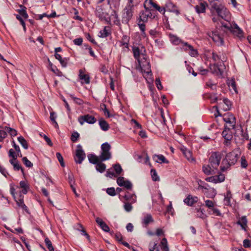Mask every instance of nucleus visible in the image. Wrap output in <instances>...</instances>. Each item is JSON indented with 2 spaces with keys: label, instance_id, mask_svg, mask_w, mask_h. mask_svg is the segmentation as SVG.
Wrapping results in <instances>:
<instances>
[{
  "label": "nucleus",
  "instance_id": "1",
  "mask_svg": "<svg viewBox=\"0 0 251 251\" xmlns=\"http://www.w3.org/2000/svg\"><path fill=\"white\" fill-rule=\"evenodd\" d=\"M240 154V151L237 150H234L226 154L225 158L222 162L220 167L221 170L222 172H224L229 168L230 166L235 164L239 158Z\"/></svg>",
  "mask_w": 251,
  "mask_h": 251
},
{
  "label": "nucleus",
  "instance_id": "2",
  "mask_svg": "<svg viewBox=\"0 0 251 251\" xmlns=\"http://www.w3.org/2000/svg\"><path fill=\"white\" fill-rule=\"evenodd\" d=\"M138 61L140 66L139 70L143 74L144 77L146 78L150 75H151V65L149 59L147 58V55L145 57H143Z\"/></svg>",
  "mask_w": 251,
  "mask_h": 251
},
{
  "label": "nucleus",
  "instance_id": "3",
  "mask_svg": "<svg viewBox=\"0 0 251 251\" xmlns=\"http://www.w3.org/2000/svg\"><path fill=\"white\" fill-rule=\"evenodd\" d=\"M110 145L105 142L101 145V152L100 155V161H104L110 159L111 158Z\"/></svg>",
  "mask_w": 251,
  "mask_h": 251
},
{
  "label": "nucleus",
  "instance_id": "4",
  "mask_svg": "<svg viewBox=\"0 0 251 251\" xmlns=\"http://www.w3.org/2000/svg\"><path fill=\"white\" fill-rule=\"evenodd\" d=\"M155 13L150 8H145L139 14V22L146 23L155 17Z\"/></svg>",
  "mask_w": 251,
  "mask_h": 251
},
{
  "label": "nucleus",
  "instance_id": "5",
  "mask_svg": "<svg viewBox=\"0 0 251 251\" xmlns=\"http://www.w3.org/2000/svg\"><path fill=\"white\" fill-rule=\"evenodd\" d=\"M208 37L212 40L215 44L218 46H222L224 45V39L221 35H220L217 30L208 31L206 32Z\"/></svg>",
  "mask_w": 251,
  "mask_h": 251
},
{
  "label": "nucleus",
  "instance_id": "6",
  "mask_svg": "<svg viewBox=\"0 0 251 251\" xmlns=\"http://www.w3.org/2000/svg\"><path fill=\"white\" fill-rule=\"evenodd\" d=\"M208 37L212 40L215 44L218 46H222L224 45V39L221 35H220L217 30L208 31L206 32Z\"/></svg>",
  "mask_w": 251,
  "mask_h": 251
},
{
  "label": "nucleus",
  "instance_id": "7",
  "mask_svg": "<svg viewBox=\"0 0 251 251\" xmlns=\"http://www.w3.org/2000/svg\"><path fill=\"white\" fill-rule=\"evenodd\" d=\"M223 120L226 124L225 127L234 129L236 125V118L234 115L231 113H227L224 115Z\"/></svg>",
  "mask_w": 251,
  "mask_h": 251
},
{
  "label": "nucleus",
  "instance_id": "8",
  "mask_svg": "<svg viewBox=\"0 0 251 251\" xmlns=\"http://www.w3.org/2000/svg\"><path fill=\"white\" fill-rule=\"evenodd\" d=\"M133 16L132 8L130 6H126L123 10L122 16V22L123 24H128Z\"/></svg>",
  "mask_w": 251,
  "mask_h": 251
},
{
  "label": "nucleus",
  "instance_id": "9",
  "mask_svg": "<svg viewBox=\"0 0 251 251\" xmlns=\"http://www.w3.org/2000/svg\"><path fill=\"white\" fill-rule=\"evenodd\" d=\"M221 159L220 153L218 152H213L209 158V163L213 167L217 170L219 167Z\"/></svg>",
  "mask_w": 251,
  "mask_h": 251
},
{
  "label": "nucleus",
  "instance_id": "10",
  "mask_svg": "<svg viewBox=\"0 0 251 251\" xmlns=\"http://www.w3.org/2000/svg\"><path fill=\"white\" fill-rule=\"evenodd\" d=\"M96 15L101 21H104L107 24H111V18H110L108 14L104 11L103 10L99 7L96 9Z\"/></svg>",
  "mask_w": 251,
  "mask_h": 251
},
{
  "label": "nucleus",
  "instance_id": "11",
  "mask_svg": "<svg viewBox=\"0 0 251 251\" xmlns=\"http://www.w3.org/2000/svg\"><path fill=\"white\" fill-rule=\"evenodd\" d=\"M86 155L82 150L80 145L77 146V149L75 151V155L74 156V159L76 163L81 164L83 160L85 158Z\"/></svg>",
  "mask_w": 251,
  "mask_h": 251
},
{
  "label": "nucleus",
  "instance_id": "12",
  "mask_svg": "<svg viewBox=\"0 0 251 251\" xmlns=\"http://www.w3.org/2000/svg\"><path fill=\"white\" fill-rule=\"evenodd\" d=\"M220 64L214 63L213 65H210L209 66V69L210 72L216 75H222L224 69H225V66L224 64L222 63L223 65Z\"/></svg>",
  "mask_w": 251,
  "mask_h": 251
},
{
  "label": "nucleus",
  "instance_id": "13",
  "mask_svg": "<svg viewBox=\"0 0 251 251\" xmlns=\"http://www.w3.org/2000/svg\"><path fill=\"white\" fill-rule=\"evenodd\" d=\"M78 121L81 125H83L85 122L89 124H94L97 122V119L92 115L86 114L79 116Z\"/></svg>",
  "mask_w": 251,
  "mask_h": 251
},
{
  "label": "nucleus",
  "instance_id": "14",
  "mask_svg": "<svg viewBox=\"0 0 251 251\" xmlns=\"http://www.w3.org/2000/svg\"><path fill=\"white\" fill-rule=\"evenodd\" d=\"M231 129H232L228 128L227 129V128L225 127L224 130L222 132V136L225 139L224 144L227 147L230 145L231 140L233 138L232 132L231 131Z\"/></svg>",
  "mask_w": 251,
  "mask_h": 251
},
{
  "label": "nucleus",
  "instance_id": "15",
  "mask_svg": "<svg viewBox=\"0 0 251 251\" xmlns=\"http://www.w3.org/2000/svg\"><path fill=\"white\" fill-rule=\"evenodd\" d=\"M222 25L228 29L231 32H232L234 34L236 35L239 37H241L243 36V32L242 30L239 28V27L236 24H234L233 25H230V26L227 25H224V24L222 23Z\"/></svg>",
  "mask_w": 251,
  "mask_h": 251
},
{
  "label": "nucleus",
  "instance_id": "16",
  "mask_svg": "<svg viewBox=\"0 0 251 251\" xmlns=\"http://www.w3.org/2000/svg\"><path fill=\"white\" fill-rule=\"evenodd\" d=\"M132 50L134 56L138 61L143 57H146V55L145 53L146 50L143 47H142L141 49L139 47H133Z\"/></svg>",
  "mask_w": 251,
  "mask_h": 251
},
{
  "label": "nucleus",
  "instance_id": "17",
  "mask_svg": "<svg viewBox=\"0 0 251 251\" xmlns=\"http://www.w3.org/2000/svg\"><path fill=\"white\" fill-rule=\"evenodd\" d=\"M225 177L224 175L220 174L218 175H216L205 178V180L207 182H210L214 183H218L222 182L225 180Z\"/></svg>",
  "mask_w": 251,
  "mask_h": 251
},
{
  "label": "nucleus",
  "instance_id": "18",
  "mask_svg": "<svg viewBox=\"0 0 251 251\" xmlns=\"http://www.w3.org/2000/svg\"><path fill=\"white\" fill-rule=\"evenodd\" d=\"M219 17H220L222 19L226 21H228V19L229 17V11L224 6H222L216 11Z\"/></svg>",
  "mask_w": 251,
  "mask_h": 251
},
{
  "label": "nucleus",
  "instance_id": "19",
  "mask_svg": "<svg viewBox=\"0 0 251 251\" xmlns=\"http://www.w3.org/2000/svg\"><path fill=\"white\" fill-rule=\"evenodd\" d=\"M217 170L215 168H213L209 163L207 165H204L202 167V171L206 175H211L215 174Z\"/></svg>",
  "mask_w": 251,
  "mask_h": 251
},
{
  "label": "nucleus",
  "instance_id": "20",
  "mask_svg": "<svg viewBox=\"0 0 251 251\" xmlns=\"http://www.w3.org/2000/svg\"><path fill=\"white\" fill-rule=\"evenodd\" d=\"M182 48L185 50L189 51V54L191 56L195 57L198 54L197 50L187 43H184V45H182Z\"/></svg>",
  "mask_w": 251,
  "mask_h": 251
},
{
  "label": "nucleus",
  "instance_id": "21",
  "mask_svg": "<svg viewBox=\"0 0 251 251\" xmlns=\"http://www.w3.org/2000/svg\"><path fill=\"white\" fill-rule=\"evenodd\" d=\"M166 10L175 13L176 15L179 14V11L176 6L172 2L168 1L165 4Z\"/></svg>",
  "mask_w": 251,
  "mask_h": 251
},
{
  "label": "nucleus",
  "instance_id": "22",
  "mask_svg": "<svg viewBox=\"0 0 251 251\" xmlns=\"http://www.w3.org/2000/svg\"><path fill=\"white\" fill-rule=\"evenodd\" d=\"M198 201L197 197H193L191 195H189L185 198L183 201L188 206H192L194 203H196Z\"/></svg>",
  "mask_w": 251,
  "mask_h": 251
},
{
  "label": "nucleus",
  "instance_id": "23",
  "mask_svg": "<svg viewBox=\"0 0 251 251\" xmlns=\"http://www.w3.org/2000/svg\"><path fill=\"white\" fill-rule=\"evenodd\" d=\"M207 6V3L205 1H203L200 2L199 4L197 5L195 7V8L198 13H203L205 12V9Z\"/></svg>",
  "mask_w": 251,
  "mask_h": 251
},
{
  "label": "nucleus",
  "instance_id": "24",
  "mask_svg": "<svg viewBox=\"0 0 251 251\" xmlns=\"http://www.w3.org/2000/svg\"><path fill=\"white\" fill-rule=\"evenodd\" d=\"M153 160L156 163H168L169 161L166 159L164 155L162 154H154L152 156Z\"/></svg>",
  "mask_w": 251,
  "mask_h": 251
},
{
  "label": "nucleus",
  "instance_id": "25",
  "mask_svg": "<svg viewBox=\"0 0 251 251\" xmlns=\"http://www.w3.org/2000/svg\"><path fill=\"white\" fill-rule=\"evenodd\" d=\"M180 150L188 161H194V158L192 156V153L190 150H187L184 147H182Z\"/></svg>",
  "mask_w": 251,
  "mask_h": 251
},
{
  "label": "nucleus",
  "instance_id": "26",
  "mask_svg": "<svg viewBox=\"0 0 251 251\" xmlns=\"http://www.w3.org/2000/svg\"><path fill=\"white\" fill-rule=\"evenodd\" d=\"M96 221L100 227L105 232H109V228L108 226L100 218H97Z\"/></svg>",
  "mask_w": 251,
  "mask_h": 251
},
{
  "label": "nucleus",
  "instance_id": "27",
  "mask_svg": "<svg viewBox=\"0 0 251 251\" xmlns=\"http://www.w3.org/2000/svg\"><path fill=\"white\" fill-rule=\"evenodd\" d=\"M154 220L151 214H147L142 219V224L145 226H147L148 225L151 223H153Z\"/></svg>",
  "mask_w": 251,
  "mask_h": 251
},
{
  "label": "nucleus",
  "instance_id": "28",
  "mask_svg": "<svg viewBox=\"0 0 251 251\" xmlns=\"http://www.w3.org/2000/svg\"><path fill=\"white\" fill-rule=\"evenodd\" d=\"M99 125L101 130L107 131L109 129V126L106 121L103 119L100 118L99 121Z\"/></svg>",
  "mask_w": 251,
  "mask_h": 251
},
{
  "label": "nucleus",
  "instance_id": "29",
  "mask_svg": "<svg viewBox=\"0 0 251 251\" xmlns=\"http://www.w3.org/2000/svg\"><path fill=\"white\" fill-rule=\"evenodd\" d=\"M169 38L171 42L174 45H177L180 43L184 45L183 42H182L181 40L176 35L173 34H169Z\"/></svg>",
  "mask_w": 251,
  "mask_h": 251
},
{
  "label": "nucleus",
  "instance_id": "30",
  "mask_svg": "<svg viewBox=\"0 0 251 251\" xmlns=\"http://www.w3.org/2000/svg\"><path fill=\"white\" fill-rule=\"evenodd\" d=\"M109 17H110V18H111V20H113V22H114V24H115L118 26L121 25L120 21L119 19L117 13L116 12V11L115 10H113L112 11V13L111 14L110 16H109Z\"/></svg>",
  "mask_w": 251,
  "mask_h": 251
},
{
  "label": "nucleus",
  "instance_id": "31",
  "mask_svg": "<svg viewBox=\"0 0 251 251\" xmlns=\"http://www.w3.org/2000/svg\"><path fill=\"white\" fill-rule=\"evenodd\" d=\"M20 186L22 189V192L24 194H27L29 187L28 183L26 181H21L20 182Z\"/></svg>",
  "mask_w": 251,
  "mask_h": 251
},
{
  "label": "nucleus",
  "instance_id": "32",
  "mask_svg": "<svg viewBox=\"0 0 251 251\" xmlns=\"http://www.w3.org/2000/svg\"><path fill=\"white\" fill-rule=\"evenodd\" d=\"M89 161L90 163L97 165L100 161V156H96L95 154H90L88 155Z\"/></svg>",
  "mask_w": 251,
  "mask_h": 251
},
{
  "label": "nucleus",
  "instance_id": "33",
  "mask_svg": "<svg viewBox=\"0 0 251 251\" xmlns=\"http://www.w3.org/2000/svg\"><path fill=\"white\" fill-rule=\"evenodd\" d=\"M124 197L126 201H130L131 203H135L136 201V196L135 194L127 193Z\"/></svg>",
  "mask_w": 251,
  "mask_h": 251
},
{
  "label": "nucleus",
  "instance_id": "34",
  "mask_svg": "<svg viewBox=\"0 0 251 251\" xmlns=\"http://www.w3.org/2000/svg\"><path fill=\"white\" fill-rule=\"evenodd\" d=\"M9 162L10 164L13 165L14 170L19 171L21 170L22 173L24 174V170L21 167L18 162L16 161V160H13V159H10Z\"/></svg>",
  "mask_w": 251,
  "mask_h": 251
},
{
  "label": "nucleus",
  "instance_id": "35",
  "mask_svg": "<svg viewBox=\"0 0 251 251\" xmlns=\"http://www.w3.org/2000/svg\"><path fill=\"white\" fill-rule=\"evenodd\" d=\"M107 28H109V27L105 26L103 29L100 30L98 34L99 37L100 38H105L107 37L110 34Z\"/></svg>",
  "mask_w": 251,
  "mask_h": 251
},
{
  "label": "nucleus",
  "instance_id": "36",
  "mask_svg": "<svg viewBox=\"0 0 251 251\" xmlns=\"http://www.w3.org/2000/svg\"><path fill=\"white\" fill-rule=\"evenodd\" d=\"M15 201L18 206L22 207L25 210L27 209L26 206L24 203V197L22 195H20V199L18 200H15Z\"/></svg>",
  "mask_w": 251,
  "mask_h": 251
},
{
  "label": "nucleus",
  "instance_id": "37",
  "mask_svg": "<svg viewBox=\"0 0 251 251\" xmlns=\"http://www.w3.org/2000/svg\"><path fill=\"white\" fill-rule=\"evenodd\" d=\"M20 6L21 7V9L18 10V12L23 18H24L25 19H27L28 16L27 13H26V8L22 5H21Z\"/></svg>",
  "mask_w": 251,
  "mask_h": 251
},
{
  "label": "nucleus",
  "instance_id": "38",
  "mask_svg": "<svg viewBox=\"0 0 251 251\" xmlns=\"http://www.w3.org/2000/svg\"><path fill=\"white\" fill-rule=\"evenodd\" d=\"M149 34L153 39L161 38V33L159 31H157L155 29H151L149 31Z\"/></svg>",
  "mask_w": 251,
  "mask_h": 251
},
{
  "label": "nucleus",
  "instance_id": "39",
  "mask_svg": "<svg viewBox=\"0 0 251 251\" xmlns=\"http://www.w3.org/2000/svg\"><path fill=\"white\" fill-rule=\"evenodd\" d=\"M237 224L241 226L242 228L244 229H246L247 225V220L245 216L242 217L238 222Z\"/></svg>",
  "mask_w": 251,
  "mask_h": 251
},
{
  "label": "nucleus",
  "instance_id": "40",
  "mask_svg": "<svg viewBox=\"0 0 251 251\" xmlns=\"http://www.w3.org/2000/svg\"><path fill=\"white\" fill-rule=\"evenodd\" d=\"M160 245L161 246V249L163 251H169V249L166 238H163L162 239L160 242Z\"/></svg>",
  "mask_w": 251,
  "mask_h": 251
},
{
  "label": "nucleus",
  "instance_id": "41",
  "mask_svg": "<svg viewBox=\"0 0 251 251\" xmlns=\"http://www.w3.org/2000/svg\"><path fill=\"white\" fill-rule=\"evenodd\" d=\"M129 41V37L127 35H123L122 41H121V46H124L127 48L128 47V43Z\"/></svg>",
  "mask_w": 251,
  "mask_h": 251
},
{
  "label": "nucleus",
  "instance_id": "42",
  "mask_svg": "<svg viewBox=\"0 0 251 251\" xmlns=\"http://www.w3.org/2000/svg\"><path fill=\"white\" fill-rule=\"evenodd\" d=\"M196 210V216L198 218L201 219H205L206 217V215L205 214L204 210L203 209L197 208Z\"/></svg>",
  "mask_w": 251,
  "mask_h": 251
},
{
  "label": "nucleus",
  "instance_id": "43",
  "mask_svg": "<svg viewBox=\"0 0 251 251\" xmlns=\"http://www.w3.org/2000/svg\"><path fill=\"white\" fill-rule=\"evenodd\" d=\"M102 161H100L99 163H98L96 166V170L102 173L103 172L105 169H106V165L104 163L101 162Z\"/></svg>",
  "mask_w": 251,
  "mask_h": 251
},
{
  "label": "nucleus",
  "instance_id": "44",
  "mask_svg": "<svg viewBox=\"0 0 251 251\" xmlns=\"http://www.w3.org/2000/svg\"><path fill=\"white\" fill-rule=\"evenodd\" d=\"M149 5H151V6L156 9L158 5L154 3L152 0H146L144 3V8H150V7H148Z\"/></svg>",
  "mask_w": 251,
  "mask_h": 251
},
{
  "label": "nucleus",
  "instance_id": "45",
  "mask_svg": "<svg viewBox=\"0 0 251 251\" xmlns=\"http://www.w3.org/2000/svg\"><path fill=\"white\" fill-rule=\"evenodd\" d=\"M18 140L24 149H28V144H27L26 141L25 140V139L23 136H20V137H18Z\"/></svg>",
  "mask_w": 251,
  "mask_h": 251
},
{
  "label": "nucleus",
  "instance_id": "46",
  "mask_svg": "<svg viewBox=\"0 0 251 251\" xmlns=\"http://www.w3.org/2000/svg\"><path fill=\"white\" fill-rule=\"evenodd\" d=\"M78 226L79 227L77 228V229L79 231H80L81 233V234L82 235H84L86 237V238L88 239H90V236L89 234L86 232L85 229L84 228L83 226L81 224H78Z\"/></svg>",
  "mask_w": 251,
  "mask_h": 251
},
{
  "label": "nucleus",
  "instance_id": "47",
  "mask_svg": "<svg viewBox=\"0 0 251 251\" xmlns=\"http://www.w3.org/2000/svg\"><path fill=\"white\" fill-rule=\"evenodd\" d=\"M45 243L49 251H54V249L52 245L51 242L48 238H45Z\"/></svg>",
  "mask_w": 251,
  "mask_h": 251
},
{
  "label": "nucleus",
  "instance_id": "48",
  "mask_svg": "<svg viewBox=\"0 0 251 251\" xmlns=\"http://www.w3.org/2000/svg\"><path fill=\"white\" fill-rule=\"evenodd\" d=\"M4 129L11 136H15L17 135V131L12 128L5 126Z\"/></svg>",
  "mask_w": 251,
  "mask_h": 251
},
{
  "label": "nucleus",
  "instance_id": "49",
  "mask_svg": "<svg viewBox=\"0 0 251 251\" xmlns=\"http://www.w3.org/2000/svg\"><path fill=\"white\" fill-rule=\"evenodd\" d=\"M8 156L9 157L11 158V159H13V160H16L18 156L17 153L12 149L9 150Z\"/></svg>",
  "mask_w": 251,
  "mask_h": 251
},
{
  "label": "nucleus",
  "instance_id": "50",
  "mask_svg": "<svg viewBox=\"0 0 251 251\" xmlns=\"http://www.w3.org/2000/svg\"><path fill=\"white\" fill-rule=\"evenodd\" d=\"M113 167L114 169V171L116 172V174L117 175H120L123 171L121 166L119 164L117 163L114 165Z\"/></svg>",
  "mask_w": 251,
  "mask_h": 251
},
{
  "label": "nucleus",
  "instance_id": "51",
  "mask_svg": "<svg viewBox=\"0 0 251 251\" xmlns=\"http://www.w3.org/2000/svg\"><path fill=\"white\" fill-rule=\"evenodd\" d=\"M231 198V194L229 191H228L226 193V196L225 197L224 201L226 204L229 205L230 203V199Z\"/></svg>",
  "mask_w": 251,
  "mask_h": 251
},
{
  "label": "nucleus",
  "instance_id": "52",
  "mask_svg": "<svg viewBox=\"0 0 251 251\" xmlns=\"http://www.w3.org/2000/svg\"><path fill=\"white\" fill-rule=\"evenodd\" d=\"M12 143L13 145V147L14 148L16 152L17 153V155L19 157H21L22 156V153L21 152L20 147L18 145H17L14 140L12 141Z\"/></svg>",
  "mask_w": 251,
  "mask_h": 251
},
{
  "label": "nucleus",
  "instance_id": "53",
  "mask_svg": "<svg viewBox=\"0 0 251 251\" xmlns=\"http://www.w3.org/2000/svg\"><path fill=\"white\" fill-rule=\"evenodd\" d=\"M224 104L226 105V107L223 106V109L226 111L229 110L231 107V102L230 101L227 99H225L223 100Z\"/></svg>",
  "mask_w": 251,
  "mask_h": 251
},
{
  "label": "nucleus",
  "instance_id": "54",
  "mask_svg": "<svg viewBox=\"0 0 251 251\" xmlns=\"http://www.w3.org/2000/svg\"><path fill=\"white\" fill-rule=\"evenodd\" d=\"M151 173L152 179L153 181H158L159 180V178L158 176L157 175V173L154 169H151Z\"/></svg>",
  "mask_w": 251,
  "mask_h": 251
},
{
  "label": "nucleus",
  "instance_id": "55",
  "mask_svg": "<svg viewBox=\"0 0 251 251\" xmlns=\"http://www.w3.org/2000/svg\"><path fill=\"white\" fill-rule=\"evenodd\" d=\"M223 5L219 4L216 1H213L211 2V8L214 9L216 12Z\"/></svg>",
  "mask_w": 251,
  "mask_h": 251
},
{
  "label": "nucleus",
  "instance_id": "56",
  "mask_svg": "<svg viewBox=\"0 0 251 251\" xmlns=\"http://www.w3.org/2000/svg\"><path fill=\"white\" fill-rule=\"evenodd\" d=\"M101 109L103 111L104 115L108 118H109L111 116V115L110 114V113L108 110L107 109L105 104H103L100 106Z\"/></svg>",
  "mask_w": 251,
  "mask_h": 251
},
{
  "label": "nucleus",
  "instance_id": "57",
  "mask_svg": "<svg viewBox=\"0 0 251 251\" xmlns=\"http://www.w3.org/2000/svg\"><path fill=\"white\" fill-rule=\"evenodd\" d=\"M23 162L24 164L27 167H31L33 166L32 163L28 160L27 157H24L22 158Z\"/></svg>",
  "mask_w": 251,
  "mask_h": 251
},
{
  "label": "nucleus",
  "instance_id": "58",
  "mask_svg": "<svg viewBox=\"0 0 251 251\" xmlns=\"http://www.w3.org/2000/svg\"><path fill=\"white\" fill-rule=\"evenodd\" d=\"M248 163L246 159V158L244 156H242L241 157V166L243 168H246L248 167Z\"/></svg>",
  "mask_w": 251,
  "mask_h": 251
},
{
  "label": "nucleus",
  "instance_id": "59",
  "mask_svg": "<svg viewBox=\"0 0 251 251\" xmlns=\"http://www.w3.org/2000/svg\"><path fill=\"white\" fill-rule=\"evenodd\" d=\"M149 246L150 251H159V249L158 247L157 246V243H154L152 245V246H151V244L150 243Z\"/></svg>",
  "mask_w": 251,
  "mask_h": 251
},
{
  "label": "nucleus",
  "instance_id": "60",
  "mask_svg": "<svg viewBox=\"0 0 251 251\" xmlns=\"http://www.w3.org/2000/svg\"><path fill=\"white\" fill-rule=\"evenodd\" d=\"M140 2V0H130L129 4L127 6H130L132 8L134 6H136Z\"/></svg>",
  "mask_w": 251,
  "mask_h": 251
},
{
  "label": "nucleus",
  "instance_id": "61",
  "mask_svg": "<svg viewBox=\"0 0 251 251\" xmlns=\"http://www.w3.org/2000/svg\"><path fill=\"white\" fill-rule=\"evenodd\" d=\"M111 0V1L109 3H107L108 4H109L110 5H113V6L115 8H117L119 6L120 0Z\"/></svg>",
  "mask_w": 251,
  "mask_h": 251
},
{
  "label": "nucleus",
  "instance_id": "62",
  "mask_svg": "<svg viewBox=\"0 0 251 251\" xmlns=\"http://www.w3.org/2000/svg\"><path fill=\"white\" fill-rule=\"evenodd\" d=\"M122 186L125 187L127 189L130 190L132 187V184L129 180H125Z\"/></svg>",
  "mask_w": 251,
  "mask_h": 251
},
{
  "label": "nucleus",
  "instance_id": "63",
  "mask_svg": "<svg viewBox=\"0 0 251 251\" xmlns=\"http://www.w3.org/2000/svg\"><path fill=\"white\" fill-rule=\"evenodd\" d=\"M79 136V134H78V132H74L72 134V135H71V140L73 142H76L78 137Z\"/></svg>",
  "mask_w": 251,
  "mask_h": 251
},
{
  "label": "nucleus",
  "instance_id": "64",
  "mask_svg": "<svg viewBox=\"0 0 251 251\" xmlns=\"http://www.w3.org/2000/svg\"><path fill=\"white\" fill-rule=\"evenodd\" d=\"M154 42L155 46H157L158 47H161L163 45V42L161 39V38H157L154 39Z\"/></svg>",
  "mask_w": 251,
  "mask_h": 251
}]
</instances>
